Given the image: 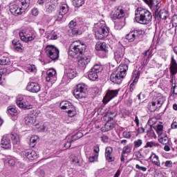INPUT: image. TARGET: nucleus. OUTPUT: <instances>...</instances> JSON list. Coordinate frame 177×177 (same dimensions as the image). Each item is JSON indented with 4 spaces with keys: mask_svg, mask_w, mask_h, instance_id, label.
<instances>
[{
    "mask_svg": "<svg viewBox=\"0 0 177 177\" xmlns=\"http://www.w3.org/2000/svg\"><path fill=\"white\" fill-rule=\"evenodd\" d=\"M135 15V20L140 24H149L153 19V15L149 10L140 7L136 10Z\"/></svg>",
    "mask_w": 177,
    "mask_h": 177,
    "instance_id": "f257e3e1",
    "label": "nucleus"
},
{
    "mask_svg": "<svg viewBox=\"0 0 177 177\" xmlns=\"http://www.w3.org/2000/svg\"><path fill=\"white\" fill-rule=\"evenodd\" d=\"M86 50V44L80 40L72 42L70 45L68 55L71 57H78L82 56Z\"/></svg>",
    "mask_w": 177,
    "mask_h": 177,
    "instance_id": "f03ea898",
    "label": "nucleus"
},
{
    "mask_svg": "<svg viewBox=\"0 0 177 177\" xmlns=\"http://www.w3.org/2000/svg\"><path fill=\"white\" fill-rule=\"evenodd\" d=\"M94 30L95 31V38L96 39L99 40L107 38V37H109V34L110 33L109 27L104 21H101L97 24H95Z\"/></svg>",
    "mask_w": 177,
    "mask_h": 177,
    "instance_id": "7ed1b4c3",
    "label": "nucleus"
},
{
    "mask_svg": "<svg viewBox=\"0 0 177 177\" xmlns=\"http://www.w3.org/2000/svg\"><path fill=\"white\" fill-rule=\"evenodd\" d=\"M128 71V65L120 64L115 70V71L111 75L110 80L113 84H121L122 78L127 75Z\"/></svg>",
    "mask_w": 177,
    "mask_h": 177,
    "instance_id": "20e7f679",
    "label": "nucleus"
},
{
    "mask_svg": "<svg viewBox=\"0 0 177 177\" xmlns=\"http://www.w3.org/2000/svg\"><path fill=\"white\" fill-rule=\"evenodd\" d=\"M161 1L162 0H149V3L151 8L153 9L155 17H159L162 19V20H165L167 19V16H168V12H167L165 10H160V8H161Z\"/></svg>",
    "mask_w": 177,
    "mask_h": 177,
    "instance_id": "39448f33",
    "label": "nucleus"
},
{
    "mask_svg": "<svg viewBox=\"0 0 177 177\" xmlns=\"http://www.w3.org/2000/svg\"><path fill=\"white\" fill-rule=\"evenodd\" d=\"M10 139L12 140L13 145H19L20 143V138L17 134H7L3 136L1 139V144L3 149H10L12 147Z\"/></svg>",
    "mask_w": 177,
    "mask_h": 177,
    "instance_id": "423d86ee",
    "label": "nucleus"
},
{
    "mask_svg": "<svg viewBox=\"0 0 177 177\" xmlns=\"http://www.w3.org/2000/svg\"><path fill=\"white\" fill-rule=\"evenodd\" d=\"M46 56L50 57L51 60H57L59 59V48L53 45H48L45 48Z\"/></svg>",
    "mask_w": 177,
    "mask_h": 177,
    "instance_id": "0eeeda50",
    "label": "nucleus"
},
{
    "mask_svg": "<svg viewBox=\"0 0 177 177\" xmlns=\"http://www.w3.org/2000/svg\"><path fill=\"white\" fill-rule=\"evenodd\" d=\"M165 102V97L162 96V95H159L152 102H150L149 104V110L151 111L154 112L156 110H157V108L161 107L162 104Z\"/></svg>",
    "mask_w": 177,
    "mask_h": 177,
    "instance_id": "6e6552de",
    "label": "nucleus"
},
{
    "mask_svg": "<svg viewBox=\"0 0 177 177\" xmlns=\"http://www.w3.org/2000/svg\"><path fill=\"white\" fill-rule=\"evenodd\" d=\"M102 66L95 64L88 71V77L91 81H96L99 78V73L102 71Z\"/></svg>",
    "mask_w": 177,
    "mask_h": 177,
    "instance_id": "1a4fd4ad",
    "label": "nucleus"
},
{
    "mask_svg": "<svg viewBox=\"0 0 177 177\" xmlns=\"http://www.w3.org/2000/svg\"><path fill=\"white\" fill-rule=\"evenodd\" d=\"M73 95L76 99H82L84 97H86V89L85 88V84H77L73 91Z\"/></svg>",
    "mask_w": 177,
    "mask_h": 177,
    "instance_id": "9d476101",
    "label": "nucleus"
},
{
    "mask_svg": "<svg viewBox=\"0 0 177 177\" xmlns=\"http://www.w3.org/2000/svg\"><path fill=\"white\" fill-rule=\"evenodd\" d=\"M118 95V90H108L102 100L104 104H107L110 100L114 99Z\"/></svg>",
    "mask_w": 177,
    "mask_h": 177,
    "instance_id": "9b49d317",
    "label": "nucleus"
},
{
    "mask_svg": "<svg viewBox=\"0 0 177 177\" xmlns=\"http://www.w3.org/2000/svg\"><path fill=\"white\" fill-rule=\"evenodd\" d=\"M125 55V48H117L114 51V58L117 63H121Z\"/></svg>",
    "mask_w": 177,
    "mask_h": 177,
    "instance_id": "f8f14e48",
    "label": "nucleus"
},
{
    "mask_svg": "<svg viewBox=\"0 0 177 177\" xmlns=\"http://www.w3.org/2000/svg\"><path fill=\"white\" fill-rule=\"evenodd\" d=\"M65 76L69 78V80H73L77 75V71H75V68H74L71 66H66L64 71Z\"/></svg>",
    "mask_w": 177,
    "mask_h": 177,
    "instance_id": "ddd939ff",
    "label": "nucleus"
},
{
    "mask_svg": "<svg viewBox=\"0 0 177 177\" xmlns=\"http://www.w3.org/2000/svg\"><path fill=\"white\" fill-rule=\"evenodd\" d=\"M24 8L22 7H19V5L17 4H12L10 6V11L12 13V15H14V16H19L24 12Z\"/></svg>",
    "mask_w": 177,
    "mask_h": 177,
    "instance_id": "4468645a",
    "label": "nucleus"
},
{
    "mask_svg": "<svg viewBox=\"0 0 177 177\" xmlns=\"http://www.w3.org/2000/svg\"><path fill=\"white\" fill-rule=\"evenodd\" d=\"M27 91L32 92V93H38L41 91V86L38 83L29 82L26 87Z\"/></svg>",
    "mask_w": 177,
    "mask_h": 177,
    "instance_id": "2eb2a0df",
    "label": "nucleus"
},
{
    "mask_svg": "<svg viewBox=\"0 0 177 177\" xmlns=\"http://www.w3.org/2000/svg\"><path fill=\"white\" fill-rule=\"evenodd\" d=\"M47 76L46 77V81L47 82H55L57 77L56 76V70L55 69H49L46 72Z\"/></svg>",
    "mask_w": 177,
    "mask_h": 177,
    "instance_id": "dca6fc26",
    "label": "nucleus"
},
{
    "mask_svg": "<svg viewBox=\"0 0 177 177\" xmlns=\"http://www.w3.org/2000/svg\"><path fill=\"white\" fill-rule=\"evenodd\" d=\"M19 37L21 41H23L24 42H30L31 41H34V39L37 38V33L35 32H32L31 35H29V36L26 37L23 32H20Z\"/></svg>",
    "mask_w": 177,
    "mask_h": 177,
    "instance_id": "f3484780",
    "label": "nucleus"
},
{
    "mask_svg": "<svg viewBox=\"0 0 177 177\" xmlns=\"http://www.w3.org/2000/svg\"><path fill=\"white\" fill-rule=\"evenodd\" d=\"M91 63V56H86L82 55L80 58L78 59V64L80 67H86V65Z\"/></svg>",
    "mask_w": 177,
    "mask_h": 177,
    "instance_id": "a211bd4d",
    "label": "nucleus"
},
{
    "mask_svg": "<svg viewBox=\"0 0 177 177\" xmlns=\"http://www.w3.org/2000/svg\"><path fill=\"white\" fill-rule=\"evenodd\" d=\"M24 156H25L28 160H35L38 158L37 152L32 149H26L23 152Z\"/></svg>",
    "mask_w": 177,
    "mask_h": 177,
    "instance_id": "6ab92c4d",
    "label": "nucleus"
},
{
    "mask_svg": "<svg viewBox=\"0 0 177 177\" xmlns=\"http://www.w3.org/2000/svg\"><path fill=\"white\" fill-rule=\"evenodd\" d=\"M67 13H68V6L67 4H63L60 6L59 12L57 17L58 21L62 20L64 15H67Z\"/></svg>",
    "mask_w": 177,
    "mask_h": 177,
    "instance_id": "aec40b11",
    "label": "nucleus"
},
{
    "mask_svg": "<svg viewBox=\"0 0 177 177\" xmlns=\"http://www.w3.org/2000/svg\"><path fill=\"white\" fill-rule=\"evenodd\" d=\"M125 16V11L122 9V7H118L114 12L112 19L117 20V19H122Z\"/></svg>",
    "mask_w": 177,
    "mask_h": 177,
    "instance_id": "412c9836",
    "label": "nucleus"
},
{
    "mask_svg": "<svg viewBox=\"0 0 177 177\" xmlns=\"http://www.w3.org/2000/svg\"><path fill=\"white\" fill-rule=\"evenodd\" d=\"M149 160L153 165H156V167H160L161 162H160V158L156 153L152 152L149 156Z\"/></svg>",
    "mask_w": 177,
    "mask_h": 177,
    "instance_id": "4be33fe9",
    "label": "nucleus"
},
{
    "mask_svg": "<svg viewBox=\"0 0 177 177\" xmlns=\"http://www.w3.org/2000/svg\"><path fill=\"white\" fill-rule=\"evenodd\" d=\"M170 73H171L173 75H175L177 73V62L174 56L171 57Z\"/></svg>",
    "mask_w": 177,
    "mask_h": 177,
    "instance_id": "5701e85b",
    "label": "nucleus"
},
{
    "mask_svg": "<svg viewBox=\"0 0 177 177\" xmlns=\"http://www.w3.org/2000/svg\"><path fill=\"white\" fill-rule=\"evenodd\" d=\"M113 154V148L111 147H106L105 149V157L109 162L114 161V158L111 156Z\"/></svg>",
    "mask_w": 177,
    "mask_h": 177,
    "instance_id": "b1692460",
    "label": "nucleus"
},
{
    "mask_svg": "<svg viewBox=\"0 0 177 177\" xmlns=\"http://www.w3.org/2000/svg\"><path fill=\"white\" fill-rule=\"evenodd\" d=\"M59 107L62 110H66V111H68L71 109L72 107H74V105L68 101H62L59 104Z\"/></svg>",
    "mask_w": 177,
    "mask_h": 177,
    "instance_id": "393cba45",
    "label": "nucleus"
},
{
    "mask_svg": "<svg viewBox=\"0 0 177 177\" xmlns=\"http://www.w3.org/2000/svg\"><path fill=\"white\" fill-rule=\"evenodd\" d=\"M24 120L26 125H32L37 121V117L34 115H28L25 117Z\"/></svg>",
    "mask_w": 177,
    "mask_h": 177,
    "instance_id": "a878e982",
    "label": "nucleus"
},
{
    "mask_svg": "<svg viewBox=\"0 0 177 177\" xmlns=\"http://www.w3.org/2000/svg\"><path fill=\"white\" fill-rule=\"evenodd\" d=\"M95 49L96 50H102L103 52H105V53L109 52V49L106 46V43L104 42H97L95 45Z\"/></svg>",
    "mask_w": 177,
    "mask_h": 177,
    "instance_id": "bb28decb",
    "label": "nucleus"
},
{
    "mask_svg": "<svg viewBox=\"0 0 177 177\" xmlns=\"http://www.w3.org/2000/svg\"><path fill=\"white\" fill-rule=\"evenodd\" d=\"M114 114V112L108 111L104 115L103 120H104V121H106V122H110V121H113L114 120V117L115 116V115Z\"/></svg>",
    "mask_w": 177,
    "mask_h": 177,
    "instance_id": "cd10ccee",
    "label": "nucleus"
},
{
    "mask_svg": "<svg viewBox=\"0 0 177 177\" xmlns=\"http://www.w3.org/2000/svg\"><path fill=\"white\" fill-rule=\"evenodd\" d=\"M111 129H114V124L109 122H107L104 126L101 128L102 132H108V131H111Z\"/></svg>",
    "mask_w": 177,
    "mask_h": 177,
    "instance_id": "c85d7f7f",
    "label": "nucleus"
},
{
    "mask_svg": "<svg viewBox=\"0 0 177 177\" xmlns=\"http://www.w3.org/2000/svg\"><path fill=\"white\" fill-rule=\"evenodd\" d=\"M136 39V35H135V32L131 31L129 34L126 35V39L129 41V42H133Z\"/></svg>",
    "mask_w": 177,
    "mask_h": 177,
    "instance_id": "c756f323",
    "label": "nucleus"
},
{
    "mask_svg": "<svg viewBox=\"0 0 177 177\" xmlns=\"http://www.w3.org/2000/svg\"><path fill=\"white\" fill-rule=\"evenodd\" d=\"M161 169H165V168H171L172 167V161L167 160L166 162H162L159 166Z\"/></svg>",
    "mask_w": 177,
    "mask_h": 177,
    "instance_id": "7c9ffc66",
    "label": "nucleus"
},
{
    "mask_svg": "<svg viewBox=\"0 0 177 177\" xmlns=\"http://www.w3.org/2000/svg\"><path fill=\"white\" fill-rule=\"evenodd\" d=\"M19 2L21 3V8L24 9V10L28 9V8L30 6V3H31L30 0H19Z\"/></svg>",
    "mask_w": 177,
    "mask_h": 177,
    "instance_id": "2f4dec72",
    "label": "nucleus"
},
{
    "mask_svg": "<svg viewBox=\"0 0 177 177\" xmlns=\"http://www.w3.org/2000/svg\"><path fill=\"white\" fill-rule=\"evenodd\" d=\"M46 9L48 12V13H51V12H53V10L56 9V6L50 3H46Z\"/></svg>",
    "mask_w": 177,
    "mask_h": 177,
    "instance_id": "473e14b6",
    "label": "nucleus"
},
{
    "mask_svg": "<svg viewBox=\"0 0 177 177\" xmlns=\"http://www.w3.org/2000/svg\"><path fill=\"white\" fill-rule=\"evenodd\" d=\"M132 151V145H126L123 147L122 153L123 154H129Z\"/></svg>",
    "mask_w": 177,
    "mask_h": 177,
    "instance_id": "72a5a7b5",
    "label": "nucleus"
},
{
    "mask_svg": "<svg viewBox=\"0 0 177 177\" xmlns=\"http://www.w3.org/2000/svg\"><path fill=\"white\" fill-rule=\"evenodd\" d=\"M73 6L76 8H80L85 3V0H72Z\"/></svg>",
    "mask_w": 177,
    "mask_h": 177,
    "instance_id": "f704fd0d",
    "label": "nucleus"
},
{
    "mask_svg": "<svg viewBox=\"0 0 177 177\" xmlns=\"http://www.w3.org/2000/svg\"><path fill=\"white\" fill-rule=\"evenodd\" d=\"M158 140L162 145H168L169 143V139L167 136L162 137V136H160Z\"/></svg>",
    "mask_w": 177,
    "mask_h": 177,
    "instance_id": "c9c22d12",
    "label": "nucleus"
},
{
    "mask_svg": "<svg viewBox=\"0 0 177 177\" xmlns=\"http://www.w3.org/2000/svg\"><path fill=\"white\" fill-rule=\"evenodd\" d=\"M68 35H70V37H74V35H78V29H77V28L68 29Z\"/></svg>",
    "mask_w": 177,
    "mask_h": 177,
    "instance_id": "e433bc0d",
    "label": "nucleus"
},
{
    "mask_svg": "<svg viewBox=\"0 0 177 177\" xmlns=\"http://www.w3.org/2000/svg\"><path fill=\"white\" fill-rule=\"evenodd\" d=\"M158 146H160L159 143L156 142H147L144 147L145 149H147V147H158Z\"/></svg>",
    "mask_w": 177,
    "mask_h": 177,
    "instance_id": "4c0bfd02",
    "label": "nucleus"
},
{
    "mask_svg": "<svg viewBox=\"0 0 177 177\" xmlns=\"http://www.w3.org/2000/svg\"><path fill=\"white\" fill-rule=\"evenodd\" d=\"M142 145H143V140H142V139L136 140L133 142V149H138Z\"/></svg>",
    "mask_w": 177,
    "mask_h": 177,
    "instance_id": "58836bf2",
    "label": "nucleus"
},
{
    "mask_svg": "<svg viewBox=\"0 0 177 177\" xmlns=\"http://www.w3.org/2000/svg\"><path fill=\"white\" fill-rule=\"evenodd\" d=\"M10 64V59L9 58H3L0 59V66H9Z\"/></svg>",
    "mask_w": 177,
    "mask_h": 177,
    "instance_id": "ea45409f",
    "label": "nucleus"
},
{
    "mask_svg": "<svg viewBox=\"0 0 177 177\" xmlns=\"http://www.w3.org/2000/svg\"><path fill=\"white\" fill-rule=\"evenodd\" d=\"M19 107L20 109H24V110H31V109H32V105L28 102H24Z\"/></svg>",
    "mask_w": 177,
    "mask_h": 177,
    "instance_id": "a19ab883",
    "label": "nucleus"
},
{
    "mask_svg": "<svg viewBox=\"0 0 177 177\" xmlns=\"http://www.w3.org/2000/svg\"><path fill=\"white\" fill-rule=\"evenodd\" d=\"M66 111L68 113V117H74L75 114H77V111H75V107L74 106Z\"/></svg>",
    "mask_w": 177,
    "mask_h": 177,
    "instance_id": "79ce46f5",
    "label": "nucleus"
},
{
    "mask_svg": "<svg viewBox=\"0 0 177 177\" xmlns=\"http://www.w3.org/2000/svg\"><path fill=\"white\" fill-rule=\"evenodd\" d=\"M170 82L171 83V92H173L174 95H177V86L176 84L174 82V79H172Z\"/></svg>",
    "mask_w": 177,
    "mask_h": 177,
    "instance_id": "37998d69",
    "label": "nucleus"
},
{
    "mask_svg": "<svg viewBox=\"0 0 177 177\" xmlns=\"http://www.w3.org/2000/svg\"><path fill=\"white\" fill-rule=\"evenodd\" d=\"M8 113H10V115H16L17 114V110H16L15 108H13L12 106H9L8 108Z\"/></svg>",
    "mask_w": 177,
    "mask_h": 177,
    "instance_id": "c03bdc74",
    "label": "nucleus"
},
{
    "mask_svg": "<svg viewBox=\"0 0 177 177\" xmlns=\"http://www.w3.org/2000/svg\"><path fill=\"white\" fill-rule=\"evenodd\" d=\"M23 100H24V97H23V96L21 95H19L17 97L16 104H17L18 106L21 107V106L24 103Z\"/></svg>",
    "mask_w": 177,
    "mask_h": 177,
    "instance_id": "a18cd8bd",
    "label": "nucleus"
},
{
    "mask_svg": "<svg viewBox=\"0 0 177 177\" xmlns=\"http://www.w3.org/2000/svg\"><path fill=\"white\" fill-rule=\"evenodd\" d=\"M140 77V71H138L136 75H133L134 80L133 81V83H131L130 85L131 88H132V86L133 85V84H135V82H138Z\"/></svg>",
    "mask_w": 177,
    "mask_h": 177,
    "instance_id": "49530a36",
    "label": "nucleus"
},
{
    "mask_svg": "<svg viewBox=\"0 0 177 177\" xmlns=\"http://www.w3.org/2000/svg\"><path fill=\"white\" fill-rule=\"evenodd\" d=\"M47 39L49 40L57 39V35L55 32H51L48 35Z\"/></svg>",
    "mask_w": 177,
    "mask_h": 177,
    "instance_id": "de8ad7c7",
    "label": "nucleus"
},
{
    "mask_svg": "<svg viewBox=\"0 0 177 177\" xmlns=\"http://www.w3.org/2000/svg\"><path fill=\"white\" fill-rule=\"evenodd\" d=\"M172 27H177V15H174L171 20Z\"/></svg>",
    "mask_w": 177,
    "mask_h": 177,
    "instance_id": "09e8293b",
    "label": "nucleus"
},
{
    "mask_svg": "<svg viewBox=\"0 0 177 177\" xmlns=\"http://www.w3.org/2000/svg\"><path fill=\"white\" fill-rule=\"evenodd\" d=\"M37 140H38V136H33L30 138V143H32L33 145L32 147H34V146H35V143H37Z\"/></svg>",
    "mask_w": 177,
    "mask_h": 177,
    "instance_id": "8fccbe9b",
    "label": "nucleus"
},
{
    "mask_svg": "<svg viewBox=\"0 0 177 177\" xmlns=\"http://www.w3.org/2000/svg\"><path fill=\"white\" fill-rule=\"evenodd\" d=\"M27 70L28 73H34L37 68H35V65H28L27 66Z\"/></svg>",
    "mask_w": 177,
    "mask_h": 177,
    "instance_id": "3c124183",
    "label": "nucleus"
},
{
    "mask_svg": "<svg viewBox=\"0 0 177 177\" xmlns=\"http://www.w3.org/2000/svg\"><path fill=\"white\" fill-rule=\"evenodd\" d=\"M136 169L138 171H142V172H146L147 171V168L146 167L140 166L139 165H136Z\"/></svg>",
    "mask_w": 177,
    "mask_h": 177,
    "instance_id": "603ef678",
    "label": "nucleus"
},
{
    "mask_svg": "<svg viewBox=\"0 0 177 177\" xmlns=\"http://www.w3.org/2000/svg\"><path fill=\"white\" fill-rule=\"evenodd\" d=\"M72 162L75 165H79L80 166L81 165L80 164V159H78L77 157L74 156L72 159Z\"/></svg>",
    "mask_w": 177,
    "mask_h": 177,
    "instance_id": "864d4df0",
    "label": "nucleus"
},
{
    "mask_svg": "<svg viewBox=\"0 0 177 177\" xmlns=\"http://www.w3.org/2000/svg\"><path fill=\"white\" fill-rule=\"evenodd\" d=\"M134 34L136 35V37H139V35H143V33L145 32L142 30H133Z\"/></svg>",
    "mask_w": 177,
    "mask_h": 177,
    "instance_id": "5fc2aeb1",
    "label": "nucleus"
},
{
    "mask_svg": "<svg viewBox=\"0 0 177 177\" xmlns=\"http://www.w3.org/2000/svg\"><path fill=\"white\" fill-rule=\"evenodd\" d=\"M131 132L129 131H124L123 132V138H125L126 139H131Z\"/></svg>",
    "mask_w": 177,
    "mask_h": 177,
    "instance_id": "6e6d98bb",
    "label": "nucleus"
},
{
    "mask_svg": "<svg viewBox=\"0 0 177 177\" xmlns=\"http://www.w3.org/2000/svg\"><path fill=\"white\" fill-rule=\"evenodd\" d=\"M135 156L137 158H139L140 160H142L143 158H145V155H142V153H140V151H138L136 153Z\"/></svg>",
    "mask_w": 177,
    "mask_h": 177,
    "instance_id": "4d7b16f0",
    "label": "nucleus"
},
{
    "mask_svg": "<svg viewBox=\"0 0 177 177\" xmlns=\"http://www.w3.org/2000/svg\"><path fill=\"white\" fill-rule=\"evenodd\" d=\"M164 127H162V124H158L157 125V132L158 133V135H161V132H162V129H163Z\"/></svg>",
    "mask_w": 177,
    "mask_h": 177,
    "instance_id": "13d9d810",
    "label": "nucleus"
},
{
    "mask_svg": "<svg viewBox=\"0 0 177 177\" xmlns=\"http://www.w3.org/2000/svg\"><path fill=\"white\" fill-rule=\"evenodd\" d=\"M69 29H72V28H75L76 26H77V22L75 21H71L69 24Z\"/></svg>",
    "mask_w": 177,
    "mask_h": 177,
    "instance_id": "bf43d9fd",
    "label": "nucleus"
},
{
    "mask_svg": "<svg viewBox=\"0 0 177 177\" xmlns=\"http://www.w3.org/2000/svg\"><path fill=\"white\" fill-rule=\"evenodd\" d=\"M32 16H38V15H39V11L38 10V8H33L32 10Z\"/></svg>",
    "mask_w": 177,
    "mask_h": 177,
    "instance_id": "052dcab7",
    "label": "nucleus"
},
{
    "mask_svg": "<svg viewBox=\"0 0 177 177\" xmlns=\"http://www.w3.org/2000/svg\"><path fill=\"white\" fill-rule=\"evenodd\" d=\"M12 44H14L16 50H21V44H17V43H15V41H12Z\"/></svg>",
    "mask_w": 177,
    "mask_h": 177,
    "instance_id": "680f3d73",
    "label": "nucleus"
},
{
    "mask_svg": "<svg viewBox=\"0 0 177 177\" xmlns=\"http://www.w3.org/2000/svg\"><path fill=\"white\" fill-rule=\"evenodd\" d=\"M8 164L10 165V167H13L15 166V164H16V161L15 159H10L8 160Z\"/></svg>",
    "mask_w": 177,
    "mask_h": 177,
    "instance_id": "e2e57ef3",
    "label": "nucleus"
},
{
    "mask_svg": "<svg viewBox=\"0 0 177 177\" xmlns=\"http://www.w3.org/2000/svg\"><path fill=\"white\" fill-rule=\"evenodd\" d=\"M71 143H73L70 140L64 145L66 149H70L71 147Z\"/></svg>",
    "mask_w": 177,
    "mask_h": 177,
    "instance_id": "0e129e2a",
    "label": "nucleus"
},
{
    "mask_svg": "<svg viewBox=\"0 0 177 177\" xmlns=\"http://www.w3.org/2000/svg\"><path fill=\"white\" fill-rule=\"evenodd\" d=\"M93 151H94L95 153H95V156H97V154L99 153V151H100L99 146H95V147H93Z\"/></svg>",
    "mask_w": 177,
    "mask_h": 177,
    "instance_id": "69168bd1",
    "label": "nucleus"
},
{
    "mask_svg": "<svg viewBox=\"0 0 177 177\" xmlns=\"http://www.w3.org/2000/svg\"><path fill=\"white\" fill-rule=\"evenodd\" d=\"M78 139L80 138L77 137V134H75L71 137V139L70 140L73 142H75V140H78Z\"/></svg>",
    "mask_w": 177,
    "mask_h": 177,
    "instance_id": "338daca9",
    "label": "nucleus"
},
{
    "mask_svg": "<svg viewBox=\"0 0 177 177\" xmlns=\"http://www.w3.org/2000/svg\"><path fill=\"white\" fill-rule=\"evenodd\" d=\"M171 128H172V129H177V122H172Z\"/></svg>",
    "mask_w": 177,
    "mask_h": 177,
    "instance_id": "774afa93",
    "label": "nucleus"
}]
</instances>
